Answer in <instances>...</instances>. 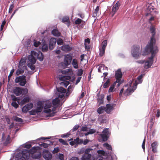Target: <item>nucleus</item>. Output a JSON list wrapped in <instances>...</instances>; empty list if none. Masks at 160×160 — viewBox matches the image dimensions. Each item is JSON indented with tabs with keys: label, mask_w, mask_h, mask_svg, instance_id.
Returning a JSON list of instances; mask_svg holds the SVG:
<instances>
[{
	"label": "nucleus",
	"mask_w": 160,
	"mask_h": 160,
	"mask_svg": "<svg viewBox=\"0 0 160 160\" xmlns=\"http://www.w3.org/2000/svg\"><path fill=\"white\" fill-rule=\"evenodd\" d=\"M71 79V77L69 76H63L61 77L60 79L62 80H69Z\"/></svg>",
	"instance_id": "39"
},
{
	"label": "nucleus",
	"mask_w": 160,
	"mask_h": 160,
	"mask_svg": "<svg viewBox=\"0 0 160 160\" xmlns=\"http://www.w3.org/2000/svg\"><path fill=\"white\" fill-rule=\"evenodd\" d=\"M151 3H147L144 8L145 9L146 13L145 14L146 16H148L150 14L151 15H154L158 14V12L157 11L156 9L154 8Z\"/></svg>",
	"instance_id": "6"
},
{
	"label": "nucleus",
	"mask_w": 160,
	"mask_h": 160,
	"mask_svg": "<svg viewBox=\"0 0 160 160\" xmlns=\"http://www.w3.org/2000/svg\"><path fill=\"white\" fill-rule=\"evenodd\" d=\"M24 78L23 76H19L18 77H17L15 79V81L16 82L18 83L20 82L22 78Z\"/></svg>",
	"instance_id": "49"
},
{
	"label": "nucleus",
	"mask_w": 160,
	"mask_h": 160,
	"mask_svg": "<svg viewBox=\"0 0 160 160\" xmlns=\"http://www.w3.org/2000/svg\"><path fill=\"white\" fill-rule=\"evenodd\" d=\"M23 77L24 78H22L19 82L20 85L22 86H24L26 83L25 77V76H23Z\"/></svg>",
	"instance_id": "35"
},
{
	"label": "nucleus",
	"mask_w": 160,
	"mask_h": 160,
	"mask_svg": "<svg viewBox=\"0 0 160 160\" xmlns=\"http://www.w3.org/2000/svg\"><path fill=\"white\" fill-rule=\"evenodd\" d=\"M142 49L138 45H133L131 49V53L132 56L136 59L140 57Z\"/></svg>",
	"instance_id": "7"
},
{
	"label": "nucleus",
	"mask_w": 160,
	"mask_h": 160,
	"mask_svg": "<svg viewBox=\"0 0 160 160\" xmlns=\"http://www.w3.org/2000/svg\"><path fill=\"white\" fill-rule=\"evenodd\" d=\"M18 68L16 72V74L18 75L22 73L25 69L21 68Z\"/></svg>",
	"instance_id": "34"
},
{
	"label": "nucleus",
	"mask_w": 160,
	"mask_h": 160,
	"mask_svg": "<svg viewBox=\"0 0 160 160\" xmlns=\"http://www.w3.org/2000/svg\"><path fill=\"white\" fill-rule=\"evenodd\" d=\"M13 92L16 96H19L22 93V90L19 88H16L13 90Z\"/></svg>",
	"instance_id": "24"
},
{
	"label": "nucleus",
	"mask_w": 160,
	"mask_h": 160,
	"mask_svg": "<svg viewBox=\"0 0 160 160\" xmlns=\"http://www.w3.org/2000/svg\"><path fill=\"white\" fill-rule=\"evenodd\" d=\"M116 83H117L116 82H115L113 84V85L110 87L109 89L108 90L109 92H112L114 91V87L115 86V85L116 84Z\"/></svg>",
	"instance_id": "42"
},
{
	"label": "nucleus",
	"mask_w": 160,
	"mask_h": 160,
	"mask_svg": "<svg viewBox=\"0 0 160 160\" xmlns=\"http://www.w3.org/2000/svg\"><path fill=\"white\" fill-rule=\"evenodd\" d=\"M22 42L24 46L28 47L30 45V40L29 39H28L26 41L22 40Z\"/></svg>",
	"instance_id": "36"
},
{
	"label": "nucleus",
	"mask_w": 160,
	"mask_h": 160,
	"mask_svg": "<svg viewBox=\"0 0 160 160\" xmlns=\"http://www.w3.org/2000/svg\"><path fill=\"white\" fill-rule=\"evenodd\" d=\"M88 128L87 126H82L81 129V131H88Z\"/></svg>",
	"instance_id": "61"
},
{
	"label": "nucleus",
	"mask_w": 160,
	"mask_h": 160,
	"mask_svg": "<svg viewBox=\"0 0 160 160\" xmlns=\"http://www.w3.org/2000/svg\"><path fill=\"white\" fill-rule=\"evenodd\" d=\"M60 48L62 50L65 52L69 51L72 49V48L69 45H63Z\"/></svg>",
	"instance_id": "23"
},
{
	"label": "nucleus",
	"mask_w": 160,
	"mask_h": 160,
	"mask_svg": "<svg viewBox=\"0 0 160 160\" xmlns=\"http://www.w3.org/2000/svg\"><path fill=\"white\" fill-rule=\"evenodd\" d=\"M79 126L78 125H75L72 129V132H74L77 130L79 128Z\"/></svg>",
	"instance_id": "60"
},
{
	"label": "nucleus",
	"mask_w": 160,
	"mask_h": 160,
	"mask_svg": "<svg viewBox=\"0 0 160 160\" xmlns=\"http://www.w3.org/2000/svg\"><path fill=\"white\" fill-rule=\"evenodd\" d=\"M72 60V58L70 55L67 54L65 55L64 60V64L65 67H67L70 64Z\"/></svg>",
	"instance_id": "15"
},
{
	"label": "nucleus",
	"mask_w": 160,
	"mask_h": 160,
	"mask_svg": "<svg viewBox=\"0 0 160 160\" xmlns=\"http://www.w3.org/2000/svg\"><path fill=\"white\" fill-rule=\"evenodd\" d=\"M110 132L108 128H104L102 132V133L101 134V136L102 138L103 141H107L110 136Z\"/></svg>",
	"instance_id": "12"
},
{
	"label": "nucleus",
	"mask_w": 160,
	"mask_h": 160,
	"mask_svg": "<svg viewBox=\"0 0 160 160\" xmlns=\"http://www.w3.org/2000/svg\"><path fill=\"white\" fill-rule=\"evenodd\" d=\"M19 102L17 101V102H15L14 101L12 102L11 103L12 105L15 108H17L18 107Z\"/></svg>",
	"instance_id": "44"
},
{
	"label": "nucleus",
	"mask_w": 160,
	"mask_h": 160,
	"mask_svg": "<svg viewBox=\"0 0 160 160\" xmlns=\"http://www.w3.org/2000/svg\"><path fill=\"white\" fill-rule=\"evenodd\" d=\"M20 157L19 160H26L29 158V154L28 150L26 149H24L22 151H21Z\"/></svg>",
	"instance_id": "11"
},
{
	"label": "nucleus",
	"mask_w": 160,
	"mask_h": 160,
	"mask_svg": "<svg viewBox=\"0 0 160 160\" xmlns=\"http://www.w3.org/2000/svg\"><path fill=\"white\" fill-rule=\"evenodd\" d=\"M58 158L60 160H64V156L63 154L59 153L58 156Z\"/></svg>",
	"instance_id": "55"
},
{
	"label": "nucleus",
	"mask_w": 160,
	"mask_h": 160,
	"mask_svg": "<svg viewBox=\"0 0 160 160\" xmlns=\"http://www.w3.org/2000/svg\"><path fill=\"white\" fill-rule=\"evenodd\" d=\"M107 41L106 40H104L102 43L101 48L105 49L107 46Z\"/></svg>",
	"instance_id": "40"
},
{
	"label": "nucleus",
	"mask_w": 160,
	"mask_h": 160,
	"mask_svg": "<svg viewBox=\"0 0 160 160\" xmlns=\"http://www.w3.org/2000/svg\"><path fill=\"white\" fill-rule=\"evenodd\" d=\"M150 30L152 36L150 42L148 43L146 47H147V49L149 48H154V47H157L155 45L156 39L155 38V35L156 33L155 28L153 26H151L150 27Z\"/></svg>",
	"instance_id": "5"
},
{
	"label": "nucleus",
	"mask_w": 160,
	"mask_h": 160,
	"mask_svg": "<svg viewBox=\"0 0 160 160\" xmlns=\"http://www.w3.org/2000/svg\"><path fill=\"white\" fill-rule=\"evenodd\" d=\"M83 73V70L81 68L78 70L77 75L78 76H80L82 75Z\"/></svg>",
	"instance_id": "53"
},
{
	"label": "nucleus",
	"mask_w": 160,
	"mask_h": 160,
	"mask_svg": "<svg viewBox=\"0 0 160 160\" xmlns=\"http://www.w3.org/2000/svg\"><path fill=\"white\" fill-rule=\"evenodd\" d=\"M14 7L13 4H12L10 5L9 7L8 12L9 13H11L12 12V10Z\"/></svg>",
	"instance_id": "52"
},
{
	"label": "nucleus",
	"mask_w": 160,
	"mask_h": 160,
	"mask_svg": "<svg viewBox=\"0 0 160 160\" xmlns=\"http://www.w3.org/2000/svg\"><path fill=\"white\" fill-rule=\"evenodd\" d=\"M158 146V142L155 141L151 144L152 151L153 153L157 152V148Z\"/></svg>",
	"instance_id": "21"
},
{
	"label": "nucleus",
	"mask_w": 160,
	"mask_h": 160,
	"mask_svg": "<svg viewBox=\"0 0 160 160\" xmlns=\"http://www.w3.org/2000/svg\"><path fill=\"white\" fill-rule=\"evenodd\" d=\"M59 151V148L57 147L54 148V150H53L52 152L53 154H55L57 153Z\"/></svg>",
	"instance_id": "58"
},
{
	"label": "nucleus",
	"mask_w": 160,
	"mask_h": 160,
	"mask_svg": "<svg viewBox=\"0 0 160 160\" xmlns=\"http://www.w3.org/2000/svg\"><path fill=\"white\" fill-rule=\"evenodd\" d=\"M46 102H43L41 101L38 102L37 104V106L36 108L31 111L30 114L32 115H35L36 113H37L41 112L42 111L43 108H44Z\"/></svg>",
	"instance_id": "9"
},
{
	"label": "nucleus",
	"mask_w": 160,
	"mask_h": 160,
	"mask_svg": "<svg viewBox=\"0 0 160 160\" xmlns=\"http://www.w3.org/2000/svg\"><path fill=\"white\" fill-rule=\"evenodd\" d=\"M20 68L26 69L27 66L26 64V61L24 59H21L20 60L18 66V68Z\"/></svg>",
	"instance_id": "22"
},
{
	"label": "nucleus",
	"mask_w": 160,
	"mask_h": 160,
	"mask_svg": "<svg viewBox=\"0 0 160 160\" xmlns=\"http://www.w3.org/2000/svg\"><path fill=\"white\" fill-rule=\"evenodd\" d=\"M82 21V20L78 18L75 21V23L76 24H80L81 22Z\"/></svg>",
	"instance_id": "57"
},
{
	"label": "nucleus",
	"mask_w": 160,
	"mask_h": 160,
	"mask_svg": "<svg viewBox=\"0 0 160 160\" xmlns=\"http://www.w3.org/2000/svg\"><path fill=\"white\" fill-rule=\"evenodd\" d=\"M69 83L68 82H61V85H64L65 87L66 88Z\"/></svg>",
	"instance_id": "51"
},
{
	"label": "nucleus",
	"mask_w": 160,
	"mask_h": 160,
	"mask_svg": "<svg viewBox=\"0 0 160 160\" xmlns=\"http://www.w3.org/2000/svg\"><path fill=\"white\" fill-rule=\"evenodd\" d=\"M57 92L55 94L58 96V98H62L64 96V94L66 92V89L62 87H60L57 88Z\"/></svg>",
	"instance_id": "13"
},
{
	"label": "nucleus",
	"mask_w": 160,
	"mask_h": 160,
	"mask_svg": "<svg viewBox=\"0 0 160 160\" xmlns=\"http://www.w3.org/2000/svg\"><path fill=\"white\" fill-rule=\"evenodd\" d=\"M72 64L73 67L75 69H77L78 68L77 60L76 59H73L72 62Z\"/></svg>",
	"instance_id": "29"
},
{
	"label": "nucleus",
	"mask_w": 160,
	"mask_h": 160,
	"mask_svg": "<svg viewBox=\"0 0 160 160\" xmlns=\"http://www.w3.org/2000/svg\"><path fill=\"white\" fill-rule=\"evenodd\" d=\"M56 42L58 45H61L63 43V40L60 38H58L56 40Z\"/></svg>",
	"instance_id": "43"
},
{
	"label": "nucleus",
	"mask_w": 160,
	"mask_h": 160,
	"mask_svg": "<svg viewBox=\"0 0 160 160\" xmlns=\"http://www.w3.org/2000/svg\"><path fill=\"white\" fill-rule=\"evenodd\" d=\"M70 135V133H67L66 134H62L61 135V137H62L63 138H67V137H68Z\"/></svg>",
	"instance_id": "63"
},
{
	"label": "nucleus",
	"mask_w": 160,
	"mask_h": 160,
	"mask_svg": "<svg viewBox=\"0 0 160 160\" xmlns=\"http://www.w3.org/2000/svg\"><path fill=\"white\" fill-rule=\"evenodd\" d=\"M158 52V47H154V48H149L147 49V47H145L144 50L142 52V55L144 56L151 53V56L150 57L148 58V59L145 61L144 65L145 68H149L152 65L154 61L153 58Z\"/></svg>",
	"instance_id": "1"
},
{
	"label": "nucleus",
	"mask_w": 160,
	"mask_h": 160,
	"mask_svg": "<svg viewBox=\"0 0 160 160\" xmlns=\"http://www.w3.org/2000/svg\"><path fill=\"white\" fill-rule=\"evenodd\" d=\"M105 107L104 106H100L98 108L97 110V112L99 114H101L105 111Z\"/></svg>",
	"instance_id": "27"
},
{
	"label": "nucleus",
	"mask_w": 160,
	"mask_h": 160,
	"mask_svg": "<svg viewBox=\"0 0 160 160\" xmlns=\"http://www.w3.org/2000/svg\"><path fill=\"white\" fill-rule=\"evenodd\" d=\"M105 49L101 48H99V55L100 56H102L105 53Z\"/></svg>",
	"instance_id": "41"
},
{
	"label": "nucleus",
	"mask_w": 160,
	"mask_h": 160,
	"mask_svg": "<svg viewBox=\"0 0 160 160\" xmlns=\"http://www.w3.org/2000/svg\"><path fill=\"white\" fill-rule=\"evenodd\" d=\"M52 34L56 37L59 36L61 35L60 32L56 29H54L52 30Z\"/></svg>",
	"instance_id": "26"
},
{
	"label": "nucleus",
	"mask_w": 160,
	"mask_h": 160,
	"mask_svg": "<svg viewBox=\"0 0 160 160\" xmlns=\"http://www.w3.org/2000/svg\"><path fill=\"white\" fill-rule=\"evenodd\" d=\"M59 142L61 143H62L63 145H68V144L67 142L66 141H65L63 139L61 138H60L58 140Z\"/></svg>",
	"instance_id": "45"
},
{
	"label": "nucleus",
	"mask_w": 160,
	"mask_h": 160,
	"mask_svg": "<svg viewBox=\"0 0 160 160\" xmlns=\"http://www.w3.org/2000/svg\"><path fill=\"white\" fill-rule=\"evenodd\" d=\"M96 132V131L94 129H90L88 131L90 134H92Z\"/></svg>",
	"instance_id": "62"
},
{
	"label": "nucleus",
	"mask_w": 160,
	"mask_h": 160,
	"mask_svg": "<svg viewBox=\"0 0 160 160\" xmlns=\"http://www.w3.org/2000/svg\"><path fill=\"white\" fill-rule=\"evenodd\" d=\"M41 45H42V50L43 52H46L48 49V44L46 43V41L44 39H42L41 40Z\"/></svg>",
	"instance_id": "20"
},
{
	"label": "nucleus",
	"mask_w": 160,
	"mask_h": 160,
	"mask_svg": "<svg viewBox=\"0 0 160 160\" xmlns=\"http://www.w3.org/2000/svg\"><path fill=\"white\" fill-rule=\"evenodd\" d=\"M99 7L98 6L96 7V8L95 9L94 11L93 12L92 14L93 17L96 18L99 15Z\"/></svg>",
	"instance_id": "28"
},
{
	"label": "nucleus",
	"mask_w": 160,
	"mask_h": 160,
	"mask_svg": "<svg viewBox=\"0 0 160 160\" xmlns=\"http://www.w3.org/2000/svg\"><path fill=\"white\" fill-rule=\"evenodd\" d=\"M97 153L99 154H101L102 155H104L105 154V152L102 150H99L97 151Z\"/></svg>",
	"instance_id": "64"
},
{
	"label": "nucleus",
	"mask_w": 160,
	"mask_h": 160,
	"mask_svg": "<svg viewBox=\"0 0 160 160\" xmlns=\"http://www.w3.org/2000/svg\"><path fill=\"white\" fill-rule=\"evenodd\" d=\"M142 78L138 76L137 77V81H134L132 80L130 81L126 85L124 88H127L124 92V95L126 96H128L134 92L137 88V84L139 83H141L142 82Z\"/></svg>",
	"instance_id": "4"
},
{
	"label": "nucleus",
	"mask_w": 160,
	"mask_h": 160,
	"mask_svg": "<svg viewBox=\"0 0 160 160\" xmlns=\"http://www.w3.org/2000/svg\"><path fill=\"white\" fill-rule=\"evenodd\" d=\"M33 105L32 103L27 104L24 106L22 108V111L24 113L27 112L28 111L30 110L32 107Z\"/></svg>",
	"instance_id": "18"
},
{
	"label": "nucleus",
	"mask_w": 160,
	"mask_h": 160,
	"mask_svg": "<svg viewBox=\"0 0 160 160\" xmlns=\"http://www.w3.org/2000/svg\"><path fill=\"white\" fill-rule=\"evenodd\" d=\"M31 52V54L29 55L28 57V66L33 71L35 68L34 65L36 63V60L33 55L37 57L38 59L40 61H42L43 60V56L42 52L40 51L37 52L32 51Z\"/></svg>",
	"instance_id": "3"
},
{
	"label": "nucleus",
	"mask_w": 160,
	"mask_h": 160,
	"mask_svg": "<svg viewBox=\"0 0 160 160\" xmlns=\"http://www.w3.org/2000/svg\"><path fill=\"white\" fill-rule=\"evenodd\" d=\"M62 22H63L66 24L68 27L70 25L69 19V18L68 17H65L63 18L62 19Z\"/></svg>",
	"instance_id": "25"
},
{
	"label": "nucleus",
	"mask_w": 160,
	"mask_h": 160,
	"mask_svg": "<svg viewBox=\"0 0 160 160\" xmlns=\"http://www.w3.org/2000/svg\"><path fill=\"white\" fill-rule=\"evenodd\" d=\"M56 39L54 38H51L50 40L49 44V48L50 49L52 50L55 46L56 43Z\"/></svg>",
	"instance_id": "19"
},
{
	"label": "nucleus",
	"mask_w": 160,
	"mask_h": 160,
	"mask_svg": "<svg viewBox=\"0 0 160 160\" xmlns=\"http://www.w3.org/2000/svg\"><path fill=\"white\" fill-rule=\"evenodd\" d=\"M59 98L58 97L53 100L52 102L53 107L51 109L50 108L52 106L51 102L49 101H47L45 102L43 112L48 114L47 117H51L54 115L55 113L54 111L59 104L60 100Z\"/></svg>",
	"instance_id": "2"
},
{
	"label": "nucleus",
	"mask_w": 160,
	"mask_h": 160,
	"mask_svg": "<svg viewBox=\"0 0 160 160\" xmlns=\"http://www.w3.org/2000/svg\"><path fill=\"white\" fill-rule=\"evenodd\" d=\"M48 143H43L41 144H40L39 145L41 147L44 148H47L49 146V145H50L51 144H52V143L49 141H48Z\"/></svg>",
	"instance_id": "31"
},
{
	"label": "nucleus",
	"mask_w": 160,
	"mask_h": 160,
	"mask_svg": "<svg viewBox=\"0 0 160 160\" xmlns=\"http://www.w3.org/2000/svg\"><path fill=\"white\" fill-rule=\"evenodd\" d=\"M38 148L39 147H33L29 151H28V152L29 156H30V154H31L32 158L40 160V158L42 156L41 153L40 152H37V150Z\"/></svg>",
	"instance_id": "8"
},
{
	"label": "nucleus",
	"mask_w": 160,
	"mask_h": 160,
	"mask_svg": "<svg viewBox=\"0 0 160 160\" xmlns=\"http://www.w3.org/2000/svg\"><path fill=\"white\" fill-rule=\"evenodd\" d=\"M122 73L120 69H118L116 72L115 77L116 79V81L115 82L118 83L117 87H118L122 82L121 80L122 77Z\"/></svg>",
	"instance_id": "10"
},
{
	"label": "nucleus",
	"mask_w": 160,
	"mask_h": 160,
	"mask_svg": "<svg viewBox=\"0 0 160 160\" xmlns=\"http://www.w3.org/2000/svg\"><path fill=\"white\" fill-rule=\"evenodd\" d=\"M29 98L28 97H26L24 98L21 101V103L22 104H24L26 103L29 102Z\"/></svg>",
	"instance_id": "38"
},
{
	"label": "nucleus",
	"mask_w": 160,
	"mask_h": 160,
	"mask_svg": "<svg viewBox=\"0 0 160 160\" xmlns=\"http://www.w3.org/2000/svg\"><path fill=\"white\" fill-rule=\"evenodd\" d=\"M6 21L5 20L3 21L2 22V24L1 25V27H0V31H2V30H3L4 26L5 25L6 23Z\"/></svg>",
	"instance_id": "54"
},
{
	"label": "nucleus",
	"mask_w": 160,
	"mask_h": 160,
	"mask_svg": "<svg viewBox=\"0 0 160 160\" xmlns=\"http://www.w3.org/2000/svg\"><path fill=\"white\" fill-rule=\"evenodd\" d=\"M42 43L40 41H37L36 40H34V46L35 47H37L38 46L40 45Z\"/></svg>",
	"instance_id": "48"
},
{
	"label": "nucleus",
	"mask_w": 160,
	"mask_h": 160,
	"mask_svg": "<svg viewBox=\"0 0 160 160\" xmlns=\"http://www.w3.org/2000/svg\"><path fill=\"white\" fill-rule=\"evenodd\" d=\"M18 68L16 72V74L18 75L22 73L25 69L21 68Z\"/></svg>",
	"instance_id": "33"
},
{
	"label": "nucleus",
	"mask_w": 160,
	"mask_h": 160,
	"mask_svg": "<svg viewBox=\"0 0 160 160\" xmlns=\"http://www.w3.org/2000/svg\"><path fill=\"white\" fill-rule=\"evenodd\" d=\"M43 156L46 160H50L52 159V155L48 151L46 150L44 152Z\"/></svg>",
	"instance_id": "17"
},
{
	"label": "nucleus",
	"mask_w": 160,
	"mask_h": 160,
	"mask_svg": "<svg viewBox=\"0 0 160 160\" xmlns=\"http://www.w3.org/2000/svg\"><path fill=\"white\" fill-rule=\"evenodd\" d=\"M14 120L15 121L18 122H22V119L19 118L17 117H15Z\"/></svg>",
	"instance_id": "56"
},
{
	"label": "nucleus",
	"mask_w": 160,
	"mask_h": 160,
	"mask_svg": "<svg viewBox=\"0 0 160 160\" xmlns=\"http://www.w3.org/2000/svg\"><path fill=\"white\" fill-rule=\"evenodd\" d=\"M91 157V154H86L82 156L81 159L82 160H89Z\"/></svg>",
	"instance_id": "32"
},
{
	"label": "nucleus",
	"mask_w": 160,
	"mask_h": 160,
	"mask_svg": "<svg viewBox=\"0 0 160 160\" xmlns=\"http://www.w3.org/2000/svg\"><path fill=\"white\" fill-rule=\"evenodd\" d=\"M107 68L104 65H100L98 68V72H103L104 70L105 69H107Z\"/></svg>",
	"instance_id": "30"
},
{
	"label": "nucleus",
	"mask_w": 160,
	"mask_h": 160,
	"mask_svg": "<svg viewBox=\"0 0 160 160\" xmlns=\"http://www.w3.org/2000/svg\"><path fill=\"white\" fill-rule=\"evenodd\" d=\"M116 104L114 103H109L107 104L105 107V112L108 114L110 113L114 108Z\"/></svg>",
	"instance_id": "14"
},
{
	"label": "nucleus",
	"mask_w": 160,
	"mask_h": 160,
	"mask_svg": "<svg viewBox=\"0 0 160 160\" xmlns=\"http://www.w3.org/2000/svg\"><path fill=\"white\" fill-rule=\"evenodd\" d=\"M103 146L106 148V149L108 150H112V148L111 146L108 143H105L103 144Z\"/></svg>",
	"instance_id": "47"
},
{
	"label": "nucleus",
	"mask_w": 160,
	"mask_h": 160,
	"mask_svg": "<svg viewBox=\"0 0 160 160\" xmlns=\"http://www.w3.org/2000/svg\"><path fill=\"white\" fill-rule=\"evenodd\" d=\"M120 3L118 1L113 6L112 8V11L110 13L112 17L113 16L116 12L118 9Z\"/></svg>",
	"instance_id": "16"
},
{
	"label": "nucleus",
	"mask_w": 160,
	"mask_h": 160,
	"mask_svg": "<svg viewBox=\"0 0 160 160\" xmlns=\"http://www.w3.org/2000/svg\"><path fill=\"white\" fill-rule=\"evenodd\" d=\"M73 87L71 85L69 86L68 88L67 93L70 94L72 91Z\"/></svg>",
	"instance_id": "46"
},
{
	"label": "nucleus",
	"mask_w": 160,
	"mask_h": 160,
	"mask_svg": "<svg viewBox=\"0 0 160 160\" xmlns=\"http://www.w3.org/2000/svg\"><path fill=\"white\" fill-rule=\"evenodd\" d=\"M51 138V137H41L40 138H38L36 140L31 141V142H32V143H35L37 141H38L39 140H45L47 139H49Z\"/></svg>",
	"instance_id": "37"
},
{
	"label": "nucleus",
	"mask_w": 160,
	"mask_h": 160,
	"mask_svg": "<svg viewBox=\"0 0 160 160\" xmlns=\"http://www.w3.org/2000/svg\"><path fill=\"white\" fill-rule=\"evenodd\" d=\"M110 81L108 79L103 85V87L104 88H107L109 85Z\"/></svg>",
	"instance_id": "50"
},
{
	"label": "nucleus",
	"mask_w": 160,
	"mask_h": 160,
	"mask_svg": "<svg viewBox=\"0 0 160 160\" xmlns=\"http://www.w3.org/2000/svg\"><path fill=\"white\" fill-rule=\"evenodd\" d=\"M22 146L23 147L27 149H29L32 147V145L30 144H23Z\"/></svg>",
	"instance_id": "59"
}]
</instances>
